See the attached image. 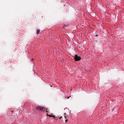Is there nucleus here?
<instances>
[{"label": "nucleus", "mask_w": 124, "mask_h": 124, "mask_svg": "<svg viewBox=\"0 0 124 124\" xmlns=\"http://www.w3.org/2000/svg\"><path fill=\"white\" fill-rule=\"evenodd\" d=\"M37 110H39L40 111H45V108L44 107L38 106L36 108Z\"/></svg>", "instance_id": "f257e3e1"}, {"label": "nucleus", "mask_w": 124, "mask_h": 124, "mask_svg": "<svg viewBox=\"0 0 124 124\" xmlns=\"http://www.w3.org/2000/svg\"><path fill=\"white\" fill-rule=\"evenodd\" d=\"M81 59L82 58H81V57L78 56V55H77V54L75 55L74 59L75 60V61L76 62H78L79 61H81Z\"/></svg>", "instance_id": "f03ea898"}, {"label": "nucleus", "mask_w": 124, "mask_h": 124, "mask_svg": "<svg viewBox=\"0 0 124 124\" xmlns=\"http://www.w3.org/2000/svg\"><path fill=\"white\" fill-rule=\"evenodd\" d=\"M36 33H37V34H40V30H37L36 31Z\"/></svg>", "instance_id": "7ed1b4c3"}, {"label": "nucleus", "mask_w": 124, "mask_h": 124, "mask_svg": "<svg viewBox=\"0 0 124 124\" xmlns=\"http://www.w3.org/2000/svg\"><path fill=\"white\" fill-rule=\"evenodd\" d=\"M48 116H49V117H53V118H56V117H55V115L52 116V115H48Z\"/></svg>", "instance_id": "20e7f679"}, {"label": "nucleus", "mask_w": 124, "mask_h": 124, "mask_svg": "<svg viewBox=\"0 0 124 124\" xmlns=\"http://www.w3.org/2000/svg\"><path fill=\"white\" fill-rule=\"evenodd\" d=\"M54 119H55V120H58V117H55V118H54Z\"/></svg>", "instance_id": "39448f33"}, {"label": "nucleus", "mask_w": 124, "mask_h": 124, "mask_svg": "<svg viewBox=\"0 0 124 124\" xmlns=\"http://www.w3.org/2000/svg\"><path fill=\"white\" fill-rule=\"evenodd\" d=\"M33 60H34L33 58L31 59V61H33Z\"/></svg>", "instance_id": "423d86ee"}, {"label": "nucleus", "mask_w": 124, "mask_h": 124, "mask_svg": "<svg viewBox=\"0 0 124 124\" xmlns=\"http://www.w3.org/2000/svg\"><path fill=\"white\" fill-rule=\"evenodd\" d=\"M65 122H66V123H67L68 120H65Z\"/></svg>", "instance_id": "0eeeda50"}, {"label": "nucleus", "mask_w": 124, "mask_h": 124, "mask_svg": "<svg viewBox=\"0 0 124 124\" xmlns=\"http://www.w3.org/2000/svg\"><path fill=\"white\" fill-rule=\"evenodd\" d=\"M62 117L61 116V117L60 118V120H61V119H62Z\"/></svg>", "instance_id": "6e6552de"}, {"label": "nucleus", "mask_w": 124, "mask_h": 124, "mask_svg": "<svg viewBox=\"0 0 124 124\" xmlns=\"http://www.w3.org/2000/svg\"><path fill=\"white\" fill-rule=\"evenodd\" d=\"M95 36L97 37V36H98V35H95Z\"/></svg>", "instance_id": "1a4fd4ad"}, {"label": "nucleus", "mask_w": 124, "mask_h": 124, "mask_svg": "<svg viewBox=\"0 0 124 124\" xmlns=\"http://www.w3.org/2000/svg\"><path fill=\"white\" fill-rule=\"evenodd\" d=\"M67 98H68V99L69 98V97H68Z\"/></svg>", "instance_id": "9d476101"}]
</instances>
